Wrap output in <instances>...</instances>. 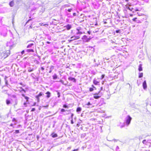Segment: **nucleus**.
Masks as SVG:
<instances>
[{"label":"nucleus","mask_w":151,"mask_h":151,"mask_svg":"<svg viewBox=\"0 0 151 151\" xmlns=\"http://www.w3.org/2000/svg\"><path fill=\"white\" fill-rule=\"evenodd\" d=\"M76 15V13H74L73 14V15L74 16H75V15Z\"/></svg>","instance_id":"13d9d810"},{"label":"nucleus","mask_w":151,"mask_h":151,"mask_svg":"<svg viewBox=\"0 0 151 151\" xmlns=\"http://www.w3.org/2000/svg\"><path fill=\"white\" fill-rule=\"evenodd\" d=\"M119 149V148L118 146H117L116 147V150Z\"/></svg>","instance_id":"de8ad7c7"},{"label":"nucleus","mask_w":151,"mask_h":151,"mask_svg":"<svg viewBox=\"0 0 151 151\" xmlns=\"http://www.w3.org/2000/svg\"><path fill=\"white\" fill-rule=\"evenodd\" d=\"M36 9V8H33V9H31V11H34Z\"/></svg>","instance_id":"58836bf2"},{"label":"nucleus","mask_w":151,"mask_h":151,"mask_svg":"<svg viewBox=\"0 0 151 151\" xmlns=\"http://www.w3.org/2000/svg\"><path fill=\"white\" fill-rule=\"evenodd\" d=\"M7 78V77H6V76L5 77V78H4V80L5 81V84L6 85H7L8 84V81L6 80Z\"/></svg>","instance_id":"a878e982"},{"label":"nucleus","mask_w":151,"mask_h":151,"mask_svg":"<svg viewBox=\"0 0 151 151\" xmlns=\"http://www.w3.org/2000/svg\"><path fill=\"white\" fill-rule=\"evenodd\" d=\"M119 30H116V33H118L119 32Z\"/></svg>","instance_id":"09e8293b"},{"label":"nucleus","mask_w":151,"mask_h":151,"mask_svg":"<svg viewBox=\"0 0 151 151\" xmlns=\"http://www.w3.org/2000/svg\"><path fill=\"white\" fill-rule=\"evenodd\" d=\"M41 70H42V71H43L44 70V68L43 67H42L41 68Z\"/></svg>","instance_id":"49530a36"},{"label":"nucleus","mask_w":151,"mask_h":151,"mask_svg":"<svg viewBox=\"0 0 151 151\" xmlns=\"http://www.w3.org/2000/svg\"><path fill=\"white\" fill-rule=\"evenodd\" d=\"M31 76L32 77L33 79H35V81H38V78L37 77L35 76L34 73H32L31 75Z\"/></svg>","instance_id":"1a4fd4ad"},{"label":"nucleus","mask_w":151,"mask_h":151,"mask_svg":"<svg viewBox=\"0 0 151 151\" xmlns=\"http://www.w3.org/2000/svg\"><path fill=\"white\" fill-rule=\"evenodd\" d=\"M103 90V87H101L100 88V91H101V90Z\"/></svg>","instance_id":"864d4df0"},{"label":"nucleus","mask_w":151,"mask_h":151,"mask_svg":"<svg viewBox=\"0 0 151 151\" xmlns=\"http://www.w3.org/2000/svg\"><path fill=\"white\" fill-rule=\"evenodd\" d=\"M114 142H116L117 141V140H116V139H114V140H113Z\"/></svg>","instance_id":"5fc2aeb1"},{"label":"nucleus","mask_w":151,"mask_h":151,"mask_svg":"<svg viewBox=\"0 0 151 151\" xmlns=\"http://www.w3.org/2000/svg\"><path fill=\"white\" fill-rule=\"evenodd\" d=\"M68 79L69 81H73L74 82H76V79L74 78H72L71 77H69L68 78Z\"/></svg>","instance_id":"f8f14e48"},{"label":"nucleus","mask_w":151,"mask_h":151,"mask_svg":"<svg viewBox=\"0 0 151 151\" xmlns=\"http://www.w3.org/2000/svg\"><path fill=\"white\" fill-rule=\"evenodd\" d=\"M22 96L24 97L25 99L26 100V102H29V100L30 99V98L27 96H26L24 94H22Z\"/></svg>","instance_id":"6e6552de"},{"label":"nucleus","mask_w":151,"mask_h":151,"mask_svg":"<svg viewBox=\"0 0 151 151\" xmlns=\"http://www.w3.org/2000/svg\"><path fill=\"white\" fill-rule=\"evenodd\" d=\"M145 151H151V150H145Z\"/></svg>","instance_id":"603ef678"},{"label":"nucleus","mask_w":151,"mask_h":151,"mask_svg":"<svg viewBox=\"0 0 151 151\" xmlns=\"http://www.w3.org/2000/svg\"><path fill=\"white\" fill-rule=\"evenodd\" d=\"M51 70H50L49 71V73H50L51 72Z\"/></svg>","instance_id":"69168bd1"},{"label":"nucleus","mask_w":151,"mask_h":151,"mask_svg":"<svg viewBox=\"0 0 151 151\" xmlns=\"http://www.w3.org/2000/svg\"><path fill=\"white\" fill-rule=\"evenodd\" d=\"M138 70L139 71H142V65L140 64L139 66Z\"/></svg>","instance_id":"aec40b11"},{"label":"nucleus","mask_w":151,"mask_h":151,"mask_svg":"<svg viewBox=\"0 0 151 151\" xmlns=\"http://www.w3.org/2000/svg\"><path fill=\"white\" fill-rule=\"evenodd\" d=\"M53 79H55L57 78V76L56 74H55L53 76Z\"/></svg>","instance_id":"cd10ccee"},{"label":"nucleus","mask_w":151,"mask_h":151,"mask_svg":"<svg viewBox=\"0 0 151 151\" xmlns=\"http://www.w3.org/2000/svg\"><path fill=\"white\" fill-rule=\"evenodd\" d=\"M104 76H105V75L104 74H103L101 75V79H103L104 77Z\"/></svg>","instance_id":"72a5a7b5"},{"label":"nucleus","mask_w":151,"mask_h":151,"mask_svg":"<svg viewBox=\"0 0 151 151\" xmlns=\"http://www.w3.org/2000/svg\"><path fill=\"white\" fill-rule=\"evenodd\" d=\"M94 90V89L93 88V87H90L89 88V91L90 92H92Z\"/></svg>","instance_id":"bb28decb"},{"label":"nucleus","mask_w":151,"mask_h":151,"mask_svg":"<svg viewBox=\"0 0 151 151\" xmlns=\"http://www.w3.org/2000/svg\"><path fill=\"white\" fill-rule=\"evenodd\" d=\"M67 110H65L64 109H62L60 110V111L62 112H64L66 111Z\"/></svg>","instance_id":"c756f323"},{"label":"nucleus","mask_w":151,"mask_h":151,"mask_svg":"<svg viewBox=\"0 0 151 151\" xmlns=\"http://www.w3.org/2000/svg\"><path fill=\"white\" fill-rule=\"evenodd\" d=\"M14 39V38H13L12 39H11L9 42H7L6 43V45L7 47H9V50H11L14 46L15 43L13 40Z\"/></svg>","instance_id":"7ed1b4c3"},{"label":"nucleus","mask_w":151,"mask_h":151,"mask_svg":"<svg viewBox=\"0 0 151 151\" xmlns=\"http://www.w3.org/2000/svg\"><path fill=\"white\" fill-rule=\"evenodd\" d=\"M125 9H129L131 11H132L134 9L132 7H130L128 6L127 5H125Z\"/></svg>","instance_id":"ddd939ff"},{"label":"nucleus","mask_w":151,"mask_h":151,"mask_svg":"<svg viewBox=\"0 0 151 151\" xmlns=\"http://www.w3.org/2000/svg\"><path fill=\"white\" fill-rule=\"evenodd\" d=\"M43 93L41 92L39 94L37 95L36 96V100L37 101V102H39L40 101V97L42 96Z\"/></svg>","instance_id":"0eeeda50"},{"label":"nucleus","mask_w":151,"mask_h":151,"mask_svg":"<svg viewBox=\"0 0 151 151\" xmlns=\"http://www.w3.org/2000/svg\"><path fill=\"white\" fill-rule=\"evenodd\" d=\"M34 70V69L33 68H28V71L29 72H31L33 71Z\"/></svg>","instance_id":"a211bd4d"},{"label":"nucleus","mask_w":151,"mask_h":151,"mask_svg":"<svg viewBox=\"0 0 151 151\" xmlns=\"http://www.w3.org/2000/svg\"><path fill=\"white\" fill-rule=\"evenodd\" d=\"M20 88H21V89H22V91H24V92H25V90L22 87H20Z\"/></svg>","instance_id":"4c0bfd02"},{"label":"nucleus","mask_w":151,"mask_h":151,"mask_svg":"<svg viewBox=\"0 0 151 151\" xmlns=\"http://www.w3.org/2000/svg\"><path fill=\"white\" fill-rule=\"evenodd\" d=\"M50 93L48 91V98L50 97Z\"/></svg>","instance_id":"e433bc0d"},{"label":"nucleus","mask_w":151,"mask_h":151,"mask_svg":"<svg viewBox=\"0 0 151 151\" xmlns=\"http://www.w3.org/2000/svg\"><path fill=\"white\" fill-rule=\"evenodd\" d=\"M12 122H14V124H17V121H16V119L15 118H13L12 120Z\"/></svg>","instance_id":"c85d7f7f"},{"label":"nucleus","mask_w":151,"mask_h":151,"mask_svg":"<svg viewBox=\"0 0 151 151\" xmlns=\"http://www.w3.org/2000/svg\"><path fill=\"white\" fill-rule=\"evenodd\" d=\"M15 132H19V130H16L15 131Z\"/></svg>","instance_id":"4d7b16f0"},{"label":"nucleus","mask_w":151,"mask_h":151,"mask_svg":"<svg viewBox=\"0 0 151 151\" xmlns=\"http://www.w3.org/2000/svg\"><path fill=\"white\" fill-rule=\"evenodd\" d=\"M71 10H72V9H68V12H70Z\"/></svg>","instance_id":"a19ab883"},{"label":"nucleus","mask_w":151,"mask_h":151,"mask_svg":"<svg viewBox=\"0 0 151 151\" xmlns=\"http://www.w3.org/2000/svg\"><path fill=\"white\" fill-rule=\"evenodd\" d=\"M93 83L96 85H99L100 83L99 81H97L96 79H94L93 81Z\"/></svg>","instance_id":"9d476101"},{"label":"nucleus","mask_w":151,"mask_h":151,"mask_svg":"<svg viewBox=\"0 0 151 151\" xmlns=\"http://www.w3.org/2000/svg\"><path fill=\"white\" fill-rule=\"evenodd\" d=\"M146 142V140H144L142 142L143 144H145Z\"/></svg>","instance_id":"37998d69"},{"label":"nucleus","mask_w":151,"mask_h":151,"mask_svg":"<svg viewBox=\"0 0 151 151\" xmlns=\"http://www.w3.org/2000/svg\"><path fill=\"white\" fill-rule=\"evenodd\" d=\"M6 103L7 105H9L10 104L11 102L9 99H7L6 101Z\"/></svg>","instance_id":"412c9836"},{"label":"nucleus","mask_w":151,"mask_h":151,"mask_svg":"<svg viewBox=\"0 0 151 151\" xmlns=\"http://www.w3.org/2000/svg\"><path fill=\"white\" fill-rule=\"evenodd\" d=\"M14 125V124H10V126L12 127Z\"/></svg>","instance_id":"3c124183"},{"label":"nucleus","mask_w":151,"mask_h":151,"mask_svg":"<svg viewBox=\"0 0 151 151\" xmlns=\"http://www.w3.org/2000/svg\"><path fill=\"white\" fill-rule=\"evenodd\" d=\"M91 105V104L89 102H88L87 104V105Z\"/></svg>","instance_id":"a18cd8bd"},{"label":"nucleus","mask_w":151,"mask_h":151,"mask_svg":"<svg viewBox=\"0 0 151 151\" xmlns=\"http://www.w3.org/2000/svg\"><path fill=\"white\" fill-rule=\"evenodd\" d=\"M128 4V5H129V6H130V5L131 4Z\"/></svg>","instance_id":"0e129e2a"},{"label":"nucleus","mask_w":151,"mask_h":151,"mask_svg":"<svg viewBox=\"0 0 151 151\" xmlns=\"http://www.w3.org/2000/svg\"><path fill=\"white\" fill-rule=\"evenodd\" d=\"M132 119V118L130 116L128 115L127 116V119L126 120V123L127 125H128L130 124Z\"/></svg>","instance_id":"39448f33"},{"label":"nucleus","mask_w":151,"mask_h":151,"mask_svg":"<svg viewBox=\"0 0 151 151\" xmlns=\"http://www.w3.org/2000/svg\"><path fill=\"white\" fill-rule=\"evenodd\" d=\"M106 23H107V22H104V24H106Z\"/></svg>","instance_id":"680f3d73"},{"label":"nucleus","mask_w":151,"mask_h":151,"mask_svg":"<svg viewBox=\"0 0 151 151\" xmlns=\"http://www.w3.org/2000/svg\"><path fill=\"white\" fill-rule=\"evenodd\" d=\"M71 124H73L74 123H73V119H71Z\"/></svg>","instance_id":"79ce46f5"},{"label":"nucleus","mask_w":151,"mask_h":151,"mask_svg":"<svg viewBox=\"0 0 151 151\" xmlns=\"http://www.w3.org/2000/svg\"><path fill=\"white\" fill-rule=\"evenodd\" d=\"M58 97H59L60 96V93L59 92L58 93Z\"/></svg>","instance_id":"c03bdc74"},{"label":"nucleus","mask_w":151,"mask_h":151,"mask_svg":"<svg viewBox=\"0 0 151 151\" xmlns=\"http://www.w3.org/2000/svg\"><path fill=\"white\" fill-rule=\"evenodd\" d=\"M80 38V36H76V35H75L73 36L72 37H71V39L69 40L68 41L69 42H71V41H73V40L78 39H79Z\"/></svg>","instance_id":"423d86ee"},{"label":"nucleus","mask_w":151,"mask_h":151,"mask_svg":"<svg viewBox=\"0 0 151 151\" xmlns=\"http://www.w3.org/2000/svg\"><path fill=\"white\" fill-rule=\"evenodd\" d=\"M81 107H78V108H77L76 109V111L77 112H79V111H81Z\"/></svg>","instance_id":"6ab92c4d"},{"label":"nucleus","mask_w":151,"mask_h":151,"mask_svg":"<svg viewBox=\"0 0 151 151\" xmlns=\"http://www.w3.org/2000/svg\"><path fill=\"white\" fill-rule=\"evenodd\" d=\"M35 108H32L31 110V111H35Z\"/></svg>","instance_id":"f704fd0d"},{"label":"nucleus","mask_w":151,"mask_h":151,"mask_svg":"<svg viewBox=\"0 0 151 151\" xmlns=\"http://www.w3.org/2000/svg\"><path fill=\"white\" fill-rule=\"evenodd\" d=\"M51 135H52V137L53 138H55V137H58L57 134H56L54 133H53L51 134Z\"/></svg>","instance_id":"f3484780"},{"label":"nucleus","mask_w":151,"mask_h":151,"mask_svg":"<svg viewBox=\"0 0 151 151\" xmlns=\"http://www.w3.org/2000/svg\"><path fill=\"white\" fill-rule=\"evenodd\" d=\"M139 10H138V9H136V10H135V11H139Z\"/></svg>","instance_id":"bf43d9fd"},{"label":"nucleus","mask_w":151,"mask_h":151,"mask_svg":"<svg viewBox=\"0 0 151 151\" xmlns=\"http://www.w3.org/2000/svg\"><path fill=\"white\" fill-rule=\"evenodd\" d=\"M130 16H132V14H130Z\"/></svg>","instance_id":"e2e57ef3"},{"label":"nucleus","mask_w":151,"mask_h":151,"mask_svg":"<svg viewBox=\"0 0 151 151\" xmlns=\"http://www.w3.org/2000/svg\"><path fill=\"white\" fill-rule=\"evenodd\" d=\"M82 34V32H79V30H78V32H76V34L81 35Z\"/></svg>","instance_id":"7c9ffc66"},{"label":"nucleus","mask_w":151,"mask_h":151,"mask_svg":"<svg viewBox=\"0 0 151 151\" xmlns=\"http://www.w3.org/2000/svg\"><path fill=\"white\" fill-rule=\"evenodd\" d=\"M29 104V102H27L25 101L23 105L25 107H26L27 106V104Z\"/></svg>","instance_id":"4be33fe9"},{"label":"nucleus","mask_w":151,"mask_h":151,"mask_svg":"<svg viewBox=\"0 0 151 151\" xmlns=\"http://www.w3.org/2000/svg\"><path fill=\"white\" fill-rule=\"evenodd\" d=\"M129 0H125V1L126 2H128L129 1Z\"/></svg>","instance_id":"052dcab7"},{"label":"nucleus","mask_w":151,"mask_h":151,"mask_svg":"<svg viewBox=\"0 0 151 151\" xmlns=\"http://www.w3.org/2000/svg\"><path fill=\"white\" fill-rule=\"evenodd\" d=\"M10 54V50L0 51V58L4 59Z\"/></svg>","instance_id":"f257e3e1"},{"label":"nucleus","mask_w":151,"mask_h":151,"mask_svg":"<svg viewBox=\"0 0 151 151\" xmlns=\"http://www.w3.org/2000/svg\"><path fill=\"white\" fill-rule=\"evenodd\" d=\"M16 97V96H13L14 97Z\"/></svg>","instance_id":"338daca9"},{"label":"nucleus","mask_w":151,"mask_h":151,"mask_svg":"<svg viewBox=\"0 0 151 151\" xmlns=\"http://www.w3.org/2000/svg\"><path fill=\"white\" fill-rule=\"evenodd\" d=\"M143 73H140L139 74V78H141L143 77Z\"/></svg>","instance_id":"393cba45"},{"label":"nucleus","mask_w":151,"mask_h":151,"mask_svg":"<svg viewBox=\"0 0 151 151\" xmlns=\"http://www.w3.org/2000/svg\"><path fill=\"white\" fill-rule=\"evenodd\" d=\"M21 54L22 55H23L24 54H27V53L26 52L25 50H22L21 52Z\"/></svg>","instance_id":"b1692460"},{"label":"nucleus","mask_w":151,"mask_h":151,"mask_svg":"<svg viewBox=\"0 0 151 151\" xmlns=\"http://www.w3.org/2000/svg\"><path fill=\"white\" fill-rule=\"evenodd\" d=\"M78 150V149H74L72 151H77Z\"/></svg>","instance_id":"8fccbe9b"},{"label":"nucleus","mask_w":151,"mask_h":151,"mask_svg":"<svg viewBox=\"0 0 151 151\" xmlns=\"http://www.w3.org/2000/svg\"><path fill=\"white\" fill-rule=\"evenodd\" d=\"M14 1H10L9 3V5L11 7H13L14 5Z\"/></svg>","instance_id":"dca6fc26"},{"label":"nucleus","mask_w":151,"mask_h":151,"mask_svg":"<svg viewBox=\"0 0 151 151\" xmlns=\"http://www.w3.org/2000/svg\"><path fill=\"white\" fill-rule=\"evenodd\" d=\"M100 93V91H99L97 93H93V98L95 99H98L100 98L101 96L99 94Z\"/></svg>","instance_id":"20e7f679"},{"label":"nucleus","mask_w":151,"mask_h":151,"mask_svg":"<svg viewBox=\"0 0 151 151\" xmlns=\"http://www.w3.org/2000/svg\"><path fill=\"white\" fill-rule=\"evenodd\" d=\"M143 88L145 89H146L147 88V85L146 81H145L143 83Z\"/></svg>","instance_id":"9b49d317"},{"label":"nucleus","mask_w":151,"mask_h":151,"mask_svg":"<svg viewBox=\"0 0 151 151\" xmlns=\"http://www.w3.org/2000/svg\"><path fill=\"white\" fill-rule=\"evenodd\" d=\"M36 102L34 103L33 105H32V106H36Z\"/></svg>","instance_id":"c9c22d12"},{"label":"nucleus","mask_w":151,"mask_h":151,"mask_svg":"<svg viewBox=\"0 0 151 151\" xmlns=\"http://www.w3.org/2000/svg\"><path fill=\"white\" fill-rule=\"evenodd\" d=\"M82 38L83 40L86 41H87L88 40L87 37L85 35L83 36Z\"/></svg>","instance_id":"2eb2a0df"},{"label":"nucleus","mask_w":151,"mask_h":151,"mask_svg":"<svg viewBox=\"0 0 151 151\" xmlns=\"http://www.w3.org/2000/svg\"><path fill=\"white\" fill-rule=\"evenodd\" d=\"M66 29L68 30H69L70 29L71 27V25L70 24H68L67 25L65 26Z\"/></svg>","instance_id":"4468645a"},{"label":"nucleus","mask_w":151,"mask_h":151,"mask_svg":"<svg viewBox=\"0 0 151 151\" xmlns=\"http://www.w3.org/2000/svg\"><path fill=\"white\" fill-rule=\"evenodd\" d=\"M34 45H35L34 43L29 44L27 45V48H28V49L25 50V51L27 53L29 52H34V50L33 49L34 48Z\"/></svg>","instance_id":"f03ea898"},{"label":"nucleus","mask_w":151,"mask_h":151,"mask_svg":"<svg viewBox=\"0 0 151 151\" xmlns=\"http://www.w3.org/2000/svg\"><path fill=\"white\" fill-rule=\"evenodd\" d=\"M137 17H135L132 19V20L134 22L137 21L136 20L137 19Z\"/></svg>","instance_id":"2f4dec72"},{"label":"nucleus","mask_w":151,"mask_h":151,"mask_svg":"<svg viewBox=\"0 0 151 151\" xmlns=\"http://www.w3.org/2000/svg\"><path fill=\"white\" fill-rule=\"evenodd\" d=\"M63 108L66 109H68L69 108L68 106L65 104H63Z\"/></svg>","instance_id":"5701e85b"},{"label":"nucleus","mask_w":151,"mask_h":151,"mask_svg":"<svg viewBox=\"0 0 151 151\" xmlns=\"http://www.w3.org/2000/svg\"><path fill=\"white\" fill-rule=\"evenodd\" d=\"M87 32L89 35L91 34V32L90 31H88Z\"/></svg>","instance_id":"6e6d98bb"},{"label":"nucleus","mask_w":151,"mask_h":151,"mask_svg":"<svg viewBox=\"0 0 151 151\" xmlns=\"http://www.w3.org/2000/svg\"><path fill=\"white\" fill-rule=\"evenodd\" d=\"M91 87H93V88L94 89V90H96V88L95 86H94L93 85H91Z\"/></svg>","instance_id":"473e14b6"},{"label":"nucleus","mask_w":151,"mask_h":151,"mask_svg":"<svg viewBox=\"0 0 151 151\" xmlns=\"http://www.w3.org/2000/svg\"><path fill=\"white\" fill-rule=\"evenodd\" d=\"M73 113H71V119H73Z\"/></svg>","instance_id":"ea45409f"},{"label":"nucleus","mask_w":151,"mask_h":151,"mask_svg":"<svg viewBox=\"0 0 151 151\" xmlns=\"http://www.w3.org/2000/svg\"><path fill=\"white\" fill-rule=\"evenodd\" d=\"M20 84L21 85H22V83H20Z\"/></svg>","instance_id":"774afa93"}]
</instances>
